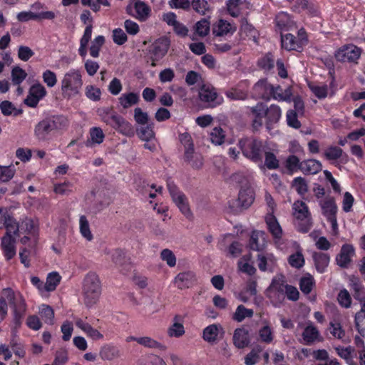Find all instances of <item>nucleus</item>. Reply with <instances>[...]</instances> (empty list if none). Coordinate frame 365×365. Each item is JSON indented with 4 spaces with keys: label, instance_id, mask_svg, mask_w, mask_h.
Returning <instances> with one entry per match:
<instances>
[{
    "label": "nucleus",
    "instance_id": "obj_1",
    "mask_svg": "<svg viewBox=\"0 0 365 365\" xmlns=\"http://www.w3.org/2000/svg\"><path fill=\"white\" fill-rule=\"evenodd\" d=\"M265 294L274 307H279L286 299L297 301V287L287 284L284 274L277 273L272 279Z\"/></svg>",
    "mask_w": 365,
    "mask_h": 365
},
{
    "label": "nucleus",
    "instance_id": "obj_2",
    "mask_svg": "<svg viewBox=\"0 0 365 365\" xmlns=\"http://www.w3.org/2000/svg\"><path fill=\"white\" fill-rule=\"evenodd\" d=\"M250 115L252 117V127L253 130H259L264 123L267 130L273 128L281 118L282 111L279 106L272 104L269 107L264 103L259 102L255 106L249 107Z\"/></svg>",
    "mask_w": 365,
    "mask_h": 365
},
{
    "label": "nucleus",
    "instance_id": "obj_3",
    "mask_svg": "<svg viewBox=\"0 0 365 365\" xmlns=\"http://www.w3.org/2000/svg\"><path fill=\"white\" fill-rule=\"evenodd\" d=\"M69 125L68 118L56 115L40 120L34 127V134L38 141L48 142L58 130H66Z\"/></svg>",
    "mask_w": 365,
    "mask_h": 365
},
{
    "label": "nucleus",
    "instance_id": "obj_4",
    "mask_svg": "<svg viewBox=\"0 0 365 365\" xmlns=\"http://www.w3.org/2000/svg\"><path fill=\"white\" fill-rule=\"evenodd\" d=\"M237 146L244 157L250 161L262 163L267 144L265 141L255 137L242 138L238 140Z\"/></svg>",
    "mask_w": 365,
    "mask_h": 365
},
{
    "label": "nucleus",
    "instance_id": "obj_5",
    "mask_svg": "<svg viewBox=\"0 0 365 365\" xmlns=\"http://www.w3.org/2000/svg\"><path fill=\"white\" fill-rule=\"evenodd\" d=\"M102 286L98 275L89 272L83 282V297L86 307L91 308L98 303L101 295Z\"/></svg>",
    "mask_w": 365,
    "mask_h": 365
},
{
    "label": "nucleus",
    "instance_id": "obj_6",
    "mask_svg": "<svg viewBox=\"0 0 365 365\" xmlns=\"http://www.w3.org/2000/svg\"><path fill=\"white\" fill-rule=\"evenodd\" d=\"M255 200V192L250 184H245L240 187L237 199H232L228 201L230 211L239 215L244 210H247Z\"/></svg>",
    "mask_w": 365,
    "mask_h": 365
},
{
    "label": "nucleus",
    "instance_id": "obj_7",
    "mask_svg": "<svg viewBox=\"0 0 365 365\" xmlns=\"http://www.w3.org/2000/svg\"><path fill=\"white\" fill-rule=\"evenodd\" d=\"M82 85L81 72L71 69L65 73L61 81V91L65 97L71 98L79 94Z\"/></svg>",
    "mask_w": 365,
    "mask_h": 365
},
{
    "label": "nucleus",
    "instance_id": "obj_8",
    "mask_svg": "<svg viewBox=\"0 0 365 365\" xmlns=\"http://www.w3.org/2000/svg\"><path fill=\"white\" fill-rule=\"evenodd\" d=\"M318 204L322 215L331 224L333 235H336L339 231L336 219L338 207L335 198L327 195L324 197L323 200H319Z\"/></svg>",
    "mask_w": 365,
    "mask_h": 365
},
{
    "label": "nucleus",
    "instance_id": "obj_9",
    "mask_svg": "<svg viewBox=\"0 0 365 365\" xmlns=\"http://www.w3.org/2000/svg\"><path fill=\"white\" fill-rule=\"evenodd\" d=\"M179 140L185 149L184 160L190 164L193 168H200L203 165L202 158L200 155L195 153L194 143L190 134L188 133L180 134Z\"/></svg>",
    "mask_w": 365,
    "mask_h": 365
},
{
    "label": "nucleus",
    "instance_id": "obj_10",
    "mask_svg": "<svg viewBox=\"0 0 365 365\" xmlns=\"http://www.w3.org/2000/svg\"><path fill=\"white\" fill-rule=\"evenodd\" d=\"M168 44L165 40L158 39L147 48L145 61L152 67H155L157 63L160 61L167 53Z\"/></svg>",
    "mask_w": 365,
    "mask_h": 365
},
{
    "label": "nucleus",
    "instance_id": "obj_11",
    "mask_svg": "<svg viewBox=\"0 0 365 365\" xmlns=\"http://www.w3.org/2000/svg\"><path fill=\"white\" fill-rule=\"evenodd\" d=\"M168 189L173 202L180 212L187 218H190L192 216V212L186 195L173 182H168Z\"/></svg>",
    "mask_w": 365,
    "mask_h": 365
},
{
    "label": "nucleus",
    "instance_id": "obj_12",
    "mask_svg": "<svg viewBox=\"0 0 365 365\" xmlns=\"http://www.w3.org/2000/svg\"><path fill=\"white\" fill-rule=\"evenodd\" d=\"M361 54L360 48L354 44H349L338 49L335 53V57L339 61L356 63Z\"/></svg>",
    "mask_w": 365,
    "mask_h": 365
},
{
    "label": "nucleus",
    "instance_id": "obj_13",
    "mask_svg": "<svg viewBox=\"0 0 365 365\" xmlns=\"http://www.w3.org/2000/svg\"><path fill=\"white\" fill-rule=\"evenodd\" d=\"M237 30L235 25L230 24L225 19H219L212 24V31L214 40L221 37H230Z\"/></svg>",
    "mask_w": 365,
    "mask_h": 365
},
{
    "label": "nucleus",
    "instance_id": "obj_14",
    "mask_svg": "<svg viewBox=\"0 0 365 365\" xmlns=\"http://www.w3.org/2000/svg\"><path fill=\"white\" fill-rule=\"evenodd\" d=\"M312 226V218L305 202L298 203V231L307 232Z\"/></svg>",
    "mask_w": 365,
    "mask_h": 365
},
{
    "label": "nucleus",
    "instance_id": "obj_15",
    "mask_svg": "<svg viewBox=\"0 0 365 365\" xmlns=\"http://www.w3.org/2000/svg\"><path fill=\"white\" fill-rule=\"evenodd\" d=\"M298 284L302 294L307 296L309 301H314L316 296L312 294L316 286L314 277L308 272L303 273L298 279Z\"/></svg>",
    "mask_w": 365,
    "mask_h": 365
},
{
    "label": "nucleus",
    "instance_id": "obj_16",
    "mask_svg": "<svg viewBox=\"0 0 365 365\" xmlns=\"http://www.w3.org/2000/svg\"><path fill=\"white\" fill-rule=\"evenodd\" d=\"M200 100L206 103L210 107H216L222 103V98L219 96L214 88L203 86L199 91Z\"/></svg>",
    "mask_w": 365,
    "mask_h": 365
},
{
    "label": "nucleus",
    "instance_id": "obj_17",
    "mask_svg": "<svg viewBox=\"0 0 365 365\" xmlns=\"http://www.w3.org/2000/svg\"><path fill=\"white\" fill-rule=\"evenodd\" d=\"M272 91V85L267 79H260L254 85L252 93L256 98L269 101Z\"/></svg>",
    "mask_w": 365,
    "mask_h": 365
},
{
    "label": "nucleus",
    "instance_id": "obj_18",
    "mask_svg": "<svg viewBox=\"0 0 365 365\" xmlns=\"http://www.w3.org/2000/svg\"><path fill=\"white\" fill-rule=\"evenodd\" d=\"M196 282V275L192 271L180 272L174 279L175 286L180 289L192 287L195 284Z\"/></svg>",
    "mask_w": 365,
    "mask_h": 365
},
{
    "label": "nucleus",
    "instance_id": "obj_19",
    "mask_svg": "<svg viewBox=\"0 0 365 365\" xmlns=\"http://www.w3.org/2000/svg\"><path fill=\"white\" fill-rule=\"evenodd\" d=\"M265 237L266 233L264 231L253 230L249 240V248L254 251H262L266 245Z\"/></svg>",
    "mask_w": 365,
    "mask_h": 365
},
{
    "label": "nucleus",
    "instance_id": "obj_20",
    "mask_svg": "<svg viewBox=\"0 0 365 365\" xmlns=\"http://www.w3.org/2000/svg\"><path fill=\"white\" fill-rule=\"evenodd\" d=\"M16 239L14 236L4 235L1 238V247L6 260L13 259L16 253Z\"/></svg>",
    "mask_w": 365,
    "mask_h": 365
},
{
    "label": "nucleus",
    "instance_id": "obj_21",
    "mask_svg": "<svg viewBox=\"0 0 365 365\" xmlns=\"http://www.w3.org/2000/svg\"><path fill=\"white\" fill-rule=\"evenodd\" d=\"M265 222L269 232L275 240H280L282 237V229L273 213H267L265 216Z\"/></svg>",
    "mask_w": 365,
    "mask_h": 365
},
{
    "label": "nucleus",
    "instance_id": "obj_22",
    "mask_svg": "<svg viewBox=\"0 0 365 365\" xmlns=\"http://www.w3.org/2000/svg\"><path fill=\"white\" fill-rule=\"evenodd\" d=\"M257 266L260 271L273 272V268L276 264V259L272 254L259 253L257 257Z\"/></svg>",
    "mask_w": 365,
    "mask_h": 365
},
{
    "label": "nucleus",
    "instance_id": "obj_23",
    "mask_svg": "<svg viewBox=\"0 0 365 365\" xmlns=\"http://www.w3.org/2000/svg\"><path fill=\"white\" fill-rule=\"evenodd\" d=\"M240 31L242 35H245L248 39L257 43L259 36V31L245 17L242 18L240 20Z\"/></svg>",
    "mask_w": 365,
    "mask_h": 365
},
{
    "label": "nucleus",
    "instance_id": "obj_24",
    "mask_svg": "<svg viewBox=\"0 0 365 365\" xmlns=\"http://www.w3.org/2000/svg\"><path fill=\"white\" fill-rule=\"evenodd\" d=\"M322 168V163L314 159H308L301 163L298 162V169L305 175H315Z\"/></svg>",
    "mask_w": 365,
    "mask_h": 365
},
{
    "label": "nucleus",
    "instance_id": "obj_25",
    "mask_svg": "<svg viewBox=\"0 0 365 365\" xmlns=\"http://www.w3.org/2000/svg\"><path fill=\"white\" fill-rule=\"evenodd\" d=\"M354 255V249L351 245H344L341 247L340 253L337 255L336 260L337 264L341 267H346L350 263Z\"/></svg>",
    "mask_w": 365,
    "mask_h": 365
},
{
    "label": "nucleus",
    "instance_id": "obj_26",
    "mask_svg": "<svg viewBox=\"0 0 365 365\" xmlns=\"http://www.w3.org/2000/svg\"><path fill=\"white\" fill-rule=\"evenodd\" d=\"M0 221L3 222V225L6 229V236L17 235L19 231V223L16 220L9 214H4L0 217Z\"/></svg>",
    "mask_w": 365,
    "mask_h": 365
},
{
    "label": "nucleus",
    "instance_id": "obj_27",
    "mask_svg": "<svg viewBox=\"0 0 365 365\" xmlns=\"http://www.w3.org/2000/svg\"><path fill=\"white\" fill-rule=\"evenodd\" d=\"M302 338L307 344L319 341L322 339L319 330L312 322H309L305 327L302 333Z\"/></svg>",
    "mask_w": 365,
    "mask_h": 365
},
{
    "label": "nucleus",
    "instance_id": "obj_28",
    "mask_svg": "<svg viewBox=\"0 0 365 365\" xmlns=\"http://www.w3.org/2000/svg\"><path fill=\"white\" fill-rule=\"evenodd\" d=\"M92 194L96 196L98 202L96 204V209L98 211H101L113 202L110 192L108 189H103L102 190H98L97 191H92Z\"/></svg>",
    "mask_w": 365,
    "mask_h": 365
},
{
    "label": "nucleus",
    "instance_id": "obj_29",
    "mask_svg": "<svg viewBox=\"0 0 365 365\" xmlns=\"http://www.w3.org/2000/svg\"><path fill=\"white\" fill-rule=\"evenodd\" d=\"M349 285L354 292V298L360 302V304L365 303L364 287L358 277L352 276L349 278Z\"/></svg>",
    "mask_w": 365,
    "mask_h": 365
},
{
    "label": "nucleus",
    "instance_id": "obj_30",
    "mask_svg": "<svg viewBox=\"0 0 365 365\" xmlns=\"http://www.w3.org/2000/svg\"><path fill=\"white\" fill-rule=\"evenodd\" d=\"M250 343L248 331L243 328H237L233 334V344L238 349H244Z\"/></svg>",
    "mask_w": 365,
    "mask_h": 365
},
{
    "label": "nucleus",
    "instance_id": "obj_31",
    "mask_svg": "<svg viewBox=\"0 0 365 365\" xmlns=\"http://www.w3.org/2000/svg\"><path fill=\"white\" fill-rule=\"evenodd\" d=\"M183 317L176 314L173 318V324L168 328V334L170 337H180L185 334V328L182 323Z\"/></svg>",
    "mask_w": 365,
    "mask_h": 365
},
{
    "label": "nucleus",
    "instance_id": "obj_32",
    "mask_svg": "<svg viewBox=\"0 0 365 365\" xmlns=\"http://www.w3.org/2000/svg\"><path fill=\"white\" fill-rule=\"evenodd\" d=\"M7 299L13 311L26 312V304L24 298L20 293L16 294L14 292H10L7 296Z\"/></svg>",
    "mask_w": 365,
    "mask_h": 365
},
{
    "label": "nucleus",
    "instance_id": "obj_33",
    "mask_svg": "<svg viewBox=\"0 0 365 365\" xmlns=\"http://www.w3.org/2000/svg\"><path fill=\"white\" fill-rule=\"evenodd\" d=\"M90 138L86 140V147H92L94 144H101L103 142L105 135L100 127H93L89 130Z\"/></svg>",
    "mask_w": 365,
    "mask_h": 365
},
{
    "label": "nucleus",
    "instance_id": "obj_34",
    "mask_svg": "<svg viewBox=\"0 0 365 365\" xmlns=\"http://www.w3.org/2000/svg\"><path fill=\"white\" fill-rule=\"evenodd\" d=\"M275 58L272 53L268 52L258 58L257 66L264 72H269L274 68Z\"/></svg>",
    "mask_w": 365,
    "mask_h": 365
},
{
    "label": "nucleus",
    "instance_id": "obj_35",
    "mask_svg": "<svg viewBox=\"0 0 365 365\" xmlns=\"http://www.w3.org/2000/svg\"><path fill=\"white\" fill-rule=\"evenodd\" d=\"M92 24L88 25L85 30L83 36L80 39V46L78 48V54L82 57L85 58L87 55V46L89 41L91 39L92 36Z\"/></svg>",
    "mask_w": 365,
    "mask_h": 365
},
{
    "label": "nucleus",
    "instance_id": "obj_36",
    "mask_svg": "<svg viewBox=\"0 0 365 365\" xmlns=\"http://www.w3.org/2000/svg\"><path fill=\"white\" fill-rule=\"evenodd\" d=\"M76 325L92 339L99 340L103 339V335L98 330L93 328L90 324L85 322L83 320H79L76 322Z\"/></svg>",
    "mask_w": 365,
    "mask_h": 365
},
{
    "label": "nucleus",
    "instance_id": "obj_37",
    "mask_svg": "<svg viewBox=\"0 0 365 365\" xmlns=\"http://www.w3.org/2000/svg\"><path fill=\"white\" fill-rule=\"evenodd\" d=\"M139 95L133 92L123 93L118 98L119 103L124 109H127L137 104L139 102Z\"/></svg>",
    "mask_w": 365,
    "mask_h": 365
},
{
    "label": "nucleus",
    "instance_id": "obj_38",
    "mask_svg": "<svg viewBox=\"0 0 365 365\" xmlns=\"http://www.w3.org/2000/svg\"><path fill=\"white\" fill-rule=\"evenodd\" d=\"M113 128L126 136H132L134 135L133 125L128 121L125 120L121 115L118 118Z\"/></svg>",
    "mask_w": 365,
    "mask_h": 365
},
{
    "label": "nucleus",
    "instance_id": "obj_39",
    "mask_svg": "<svg viewBox=\"0 0 365 365\" xmlns=\"http://www.w3.org/2000/svg\"><path fill=\"white\" fill-rule=\"evenodd\" d=\"M264 166L269 170H275L279 167V161L277 158L276 155L270 150L268 145L265 148L264 153Z\"/></svg>",
    "mask_w": 365,
    "mask_h": 365
},
{
    "label": "nucleus",
    "instance_id": "obj_40",
    "mask_svg": "<svg viewBox=\"0 0 365 365\" xmlns=\"http://www.w3.org/2000/svg\"><path fill=\"white\" fill-rule=\"evenodd\" d=\"M354 321L358 332L365 337V302L361 305V309L355 314Z\"/></svg>",
    "mask_w": 365,
    "mask_h": 365
},
{
    "label": "nucleus",
    "instance_id": "obj_41",
    "mask_svg": "<svg viewBox=\"0 0 365 365\" xmlns=\"http://www.w3.org/2000/svg\"><path fill=\"white\" fill-rule=\"evenodd\" d=\"M61 279V277L57 272L48 274L44 286L46 292L54 291L59 284Z\"/></svg>",
    "mask_w": 365,
    "mask_h": 365
},
{
    "label": "nucleus",
    "instance_id": "obj_42",
    "mask_svg": "<svg viewBox=\"0 0 365 365\" xmlns=\"http://www.w3.org/2000/svg\"><path fill=\"white\" fill-rule=\"evenodd\" d=\"M251 259V255H245L238 262V267L241 272L246 273L250 276H252L256 272V268L249 263Z\"/></svg>",
    "mask_w": 365,
    "mask_h": 365
},
{
    "label": "nucleus",
    "instance_id": "obj_43",
    "mask_svg": "<svg viewBox=\"0 0 365 365\" xmlns=\"http://www.w3.org/2000/svg\"><path fill=\"white\" fill-rule=\"evenodd\" d=\"M218 334V326L215 324H212L203 329L202 338L205 341L214 343L217 339Z\"/></svg>",
    "mask_w": 365,
    "mask_h": 365
},
{
    "label": "nucleus",
    "instance_id": "obj_44",
    "mask_svg": "<svg viewBox=\"0 0 365 365\" xmlns=\"http://www.w3.org/2000/svg\"><path fill=\"white\" fill-rule=\"evenodd\" d=\"M134 8L136 12V18L140 21H145L150 16V9L143 1H136Z\"/></svg>",
    "mask_w": 365,
    "mask_h": 365
},
{
    "label": "nucleus",
    "instance_id": "obj_45",
    "mask_svg": "<svg viewBox=\"0 0 365 365\" xmlns=\"http://www.w3.org/2000/svg\"><path fill=\"white\" fill-rule=\"evenodd\" d=\"M314 260L317 270L320 273L324 272L329 263V255L325 253H316L314 255Z\"/></svg>",
    "mask_w": 365,
    "mask_h": 365
},
{
    "label": "nucleus",
    "instance_id": "obj_46",
    "mask_svg": "<svg viewBox=\"0 0 365 365\" xmlns=\"http://www.w3.org/2000/svg\"><path fill=\"white\" fill-rule=\"evenodd\" d=\"M253 314L254 312L252 309H247L244 305L240 304L237 307L236 311L232 316V319L237 322H241L245 318L252 317Z\"/></svg>",
    "mask_w": 365,
    "mask_h": 365
},
{
    "label": "nucleus",
    "instance_id": "obj_47",
    "mask_svg": "<svg viewBox=\"0 0 365 365\" xmlns=\"http://www.w3.org/2000/svg\"><path fill=\"white\" fill-rule=\"evenodd\" d=\"M281 46L282 48L291 51L296 50L297 41L296 37L289 33L284 34L281 32Z\"/></svg>",
    "mask_w": 365,
    "mask_h": 365
},
{
    "label": "nucleus",
    "instance_id": "obj_48",
    "mask_svg": "<svg viewBox=\"0 0 365 365\" xmlns=\"http://www.w3.org/2000/svg\"><path fill=\"white\" fill-rule=\"evenodd\" d=\"M210 138L212 143L215 145H221L225 143V132L220 126L215 127L210 133Z\"/></svg>",
    "mask_w": 365,
    "mask_h": 365
},
{
    "label": "nucleus",
    "instance_id": "obj_49",
    "mask_svg": "<svg viewBox=\"0 0 365 365\" xmlns=\"http://www.w3.org/2000/svg\"><path fill=\"white\" fill-rule=\"evenodd\" d=\"M79 230L81 235L88 241L93 239V235L90 230V225L87 217L81 215L79 219Z\"/></svg>",
    "mask_w": 365,
    "mask_h": 365
},
{
    "label": "nucleus",
    "instance_id": "obj_50",
    "mask_svg": "<svg viewBox=\"0 0 365 365\" xmlns=\"http://www.w3.org/2000/svg\"><path fill=\"white\" fill-rule=\"evenodd\" d=\"M100 116L104 123L112 128H114L120 115H118L115 112H111V110L106 108L103 109L101 112Z\"/></svg>",
    "mask_w": 365,
    "mask_h": 365
},
{
    "label": "nucleus",
    "instance_id": "obj_51",
    "mask_svg": "<svg viewBox=\"0 0 365 365\" xmlns=\"http://www.w3.org/2000/svg\"><path fill=\"white\" fill-rule=\"evenodd\" d=\"M105 43V37L99 35L96 36L91 42V45L89 48L90 55L93 58H98L100 55V51L101 47Z\"/></svg>",
    "mask_w": 365,
    "mask_h": 365
},
{
    "label": "nucleus",
    "instance_id": "obj_52",
    "mask_svg": "<svg viewBox=\"0 0 365 365\" xmlns=\"http://www.w3.org/2000/svg\"><path fill=\"white\" fill-rule=\"evenodd\" d=\"M138 343L150 349H158L160 350L165 349V346L164 345L149 336L139 337Z\"/></svg>",
    "mask_w": 365,
    "mask_h": 365
},
{
    "label": "nucleus",
    "instance_id": "obj_53",
    "mask_svg": "<svg viewBox=\"0 0 365 365\" xmlns=\"http://www.w3.org/2000/svg\"><path fill=\"white\" fill-rule=\"evenodd\" d=\"M210 21L206 19L198 21L195 26V33L200 37L206 36L210 30Z\"/></svg>",
    "mask_w": 365,
    "mask_h": 365
},
{
    "label": "nucleus",
    "instance_id": "obj_54",
    "mask_svg": "<svg viewBox=\"0 0 365 365\" xmlns=\"http://www.w3.org/2000/svg\"><path fill=\"white\" fill-rule=\"evenodd\" d=\"M26 72L19 66L14 67L11 71V81L15 86H19L26 79Z\"/></svg>",
    "mask_w": 365,
    "mask_h": 365
},
{
    "label": "nucleus",
    "instance_id": "obj_55",
    "mask_svg": "<svg viewBox=\"0 0 365 365\" xmlns=\"http://www.w3.org/2000/svg\"><path fill=\"white\" fill-rule=\"evenodd\" d=\"M39 314L45 323L50 324H53L54 311L51 306L42 304L39 309Z\"/></svg>",
    "mask_w": 365,
    "mask_h": 365
},
{
    "label": "nucleus",
    "instance_id": "obj_56",
    "mask_svg": "<svg viewBox=\"0 0 365 365\" xmlns=\"http://www.w3.org/2000/svg\"><path fill=\"white\" fill-rule=\"evenodd\" d=\"M112 261L118 266H123L124 264L127 266H130V264H127L128 259L125 256V252L121 249H116L113 251L111 254Z\"/></svg>",
    "mask_w": 365,
    "mask_h": 365
},
{
    "label": "nucleus",
    "instance_id": "obj_57",
    "mask_svg": "<svg viewBox=\"0 0 365 365\" xmlns=\"http://www.w3.org/2000/svg\"><path fill=\"white\" fill-rule=\"evenodd\" d=\"M310 236L314 239L317 249L327 251L331 247L329 241L325 237H318L317 232H312Z\"/></svg>",
    "mask_w": 365,
    "mask_h": 365
},
{
    "label": "nucleus",
    "instance_id": "obj_58",
    "mask_svg": "<svg viewBox=\"0 0 365 365\" xmlns=\"http://www.w3.org/2000/svg\"><path fill=\"white\" fill-rule=\"evenodd\" d=\"M343 153L342 149L336 146H330L324 151L325 158L330 161H336L339 159Z\"/></svg>",
    "mask_w": 365,
    "mask_h": 365
},
{
    "label": "nucleus",
    "instance_id": "obj_59",
    "mask_svg": "<svg viewBox=\"0 0 365 365\" xmlns=\"http://www.w3.org/2000/svg\"><path fill=\"white\" fill-rule=\"evenodd\" d=\"M16 170L14 166H0V182H7L14 176Z\"/></svg>",
    "mask_w": 365,
    "mask_h": 365
},
{
    "label": "nucleus",
    "instance_id": "obj_60",
    "mask_svg": "<svg viewBox=\"0 0 365 365\" xmlns=\"http://www.w3.org/2000/svg\"><path fill=\"white\" fill-rule=\"evenodd\" d=\"M86 96L93 101H98L101 99V91L93 85H88L85 89Z\"/></svg>",
    "mask_w": 365,
    "mask_h": 365
},
{
    "label": "nucleus",
    "instance_id": "obj_61",
    "mask_svg": "<svg viewBox=\"0 0 365 365\" xmlns=\"http://www.w3.org/2000/svg\"><path fill=\"white\" fill-rule=\"evenodd\" d=\"M112 38L113 42L119 46L123 45L128 41L127 34L120 28L113 30Z\"/></svg>",
    "mask_w": 365,
    "mask_h": 365
},
{
    "label": "nucleus",
    "instance_id": "obj_62",
    "mask_svg": "<svg viewBox=\"0 0 365 365\" xmlns=\"http://www.w3.org/2000/svg\"><path fill=\"white\" fill-rule=\"evenodd\" d=\"M29 93L30 96H34L38 100H41L46 96L47 91L43 85L37 83L31 86Z\"/></svg>",
    "mask_w": 365,
    "mask_h": 365
},
{
    "label": "nucleus",
    "instance_id": "obj_63",
    "mask_svg": "<svg viewBox=\"0 0 365 365\" xmlns=\"http://www.w3.org/2000/svg\"><path fill=\"white\" fill-rule=\"evenodd\" d=\"M160 258L163 261L166 262L167 264L173 267L176 264V257L174 253L169 249H164L161 251Z\"/></svg>",
    "mask_w": 365,
    "mask_h": 365
},
{
    "label": "nucleus",
    "instance_id": "obj_64",
    "mask_svg": "<svg viewBox=\"0 0 365 365\" xmlns=\"http://www.w3.org/2000/svg\"><path fill=\"white\" fill-rule=\"evenodd\" d=\"M225 94L227 98L232 101L245 100L247 98L246 93L234 88L226 91Z\"/></svg>",
    "mask_w": 365,
    "mask_h": 365
}]
</instances>
